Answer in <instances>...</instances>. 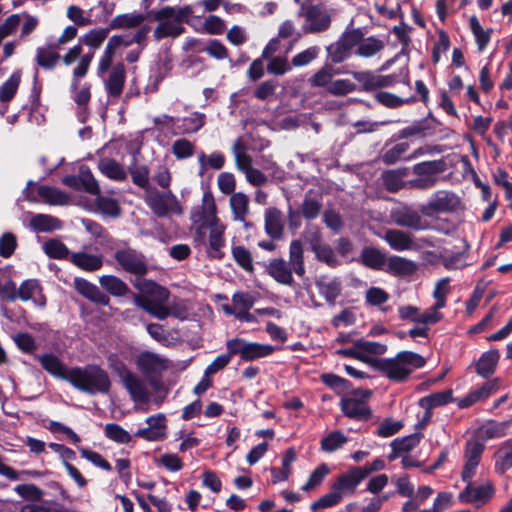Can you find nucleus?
Instances as JSON below:
<instances>
[{
	"mask_svg": "<svg viewBox=\"0 0 512 512\" xmlns=\"http://www.w3.org/2000/svg\"><path fill=\"white\" fill-rule=\"evenodd\" d=\"M169 298V291L154 283L147 284V295L135 297L137 306L145 310L151 316L164 320L169 316L178 319H185L187 316V309L182 303H171L167 305Z\"/></svg>",
	"mask_w": 512,
	"mask_h": 512,
	"instance_id": "1",
	"label": "nucleus"
},
{
	"mask_svg": "<svg viewBox=\"0 0 512 512\" xmlns=\"http://www.w3.org/2000/svg\"><path fill=\"white\" fill-rule=\"evenodd\" d=\"M293 271L299 277L305 274L304 251L299 240H293L290 243L289 262L283 258H275L266 266L267 274L277 283L286 286L294 283Z\"/></svg>",
	"mask_w": 512,
	"mask_h": 512,
	"instance_id": "2",
	"label": "nucleus"
},
{
	"mask_svg": "<svg viewBox=\"0 0 512 512\" xmlns=\"http://www.w3.org/2000/svg\"><path fill=\"white\" fill-rule=\"evenodd\" d=\"M423 356L412 351H401L392 358L376 359L373 366L391 381L402 382L418 368L425 365Z\"/></svg>",
	"mask_w": 512,
	"mask_h": 512,
	"instance_id": "3",
	"label": "nucleus"
},
{
	"mask_svg": "<svg viewBox=\"0 0 512 512\" xmlns=\"http://www.w3.org/2000/svg\"><path fill=\"white\" fill-rule=\"evenodd\" d=\"M68 382L78 390L92 395L107 393L111 385L107 372L97 365L71 368Z\"/></svg>",
	"mask_w": 512,
	"mask_h": 512,
	"instance_id": "4",
	"label": "nucleus"
},
{
	"mask_svg": "<svg viewBox=\"0 0 512 512\" xmlns=\"http://www.w3.org/2000/svg\"><path fill=\"white\" fill-rule=\"evenodd\" d=\"M191 8L184 6L175 8L171 6L163 7L154 13V19L158 21L153 36L155 40L171 37L176 38L184 32L183 22L191 14Z\"/></svg>",
	"mask_w": 512,
	"mask_h": 512,
	"instance_id": "5",
	"label": "nucleus"
},
{
	"mask_svg": "<svg viewBox=\"0 0 512 512\" xmlns=\"http://www.w3.org/2000/svg\"><path fill=\"white\" fill-rule=\"evenodd\" d=\"M217 206L211 192H205L201 204L196 205L190 212L194 240L199 244H205V226L218 220Z\"/></svg>",
	"mask_w": 512,
	"mask_h": 512,
	"instance_id": "6",
	"label": "nucleus"
},
{
	"mask_svg": "<svg viewBox=\"0 0 512 512\" xmlns=\"http://www.w3.org/2000/svg\"><path fill=\"white\" fill-rule=\"evenodd\" d=\"M372 392L368 389H356L349 395L342 396L339 406L342 413L353 420L364 421L370 418L371 410L366 401Z\"/></svg>",
	"mask_w": 512,
	"mask_h": 512,
	"instance_id": "7",
	"label": "nucleus"
},
{
	"mask_svg": "<svg viewBox=\"0 0 512 512\" xmlns=\"http://www.w3.org/2000/svg\"><path fill=\"white\" fill-rule=\"evenodd\" d=\"M299 14L304 18L302 29L305 33H322L327 31L331 26V10L327 9L322 4H302Z\"/></svg>",
	"mask_w": 512,
	"mask_h": 512,
	"instance_id": "8",
	"label": "nucleus"
},
{
	"mask_svg": "<svg viewBox=\"0 0 512 512\" xmlns=\"http://www.w3.org/2000/svg\"><path fill=\"white\" fill-rule=\"evenodd\" d=\"M145 202L158 217L181 215L183 207L172 191L160 192L156 189L148 192Z\"/></svg>",
	"mask_w": 512,
	"mask_h": 512,
	"instance_id": "9",
	"label": "nucleus"
},
{
	"mask_svg": "<svg viewBox=\"0 0 512 512\" xmlns=\"http://www.w3.org/2000/svg\"><path fill=\"white\" fill-rule=\"evenodd\" d=\"M230 355H239L243 361H254L267 357L275 351V347L258 342H247L242 338H232L226 343Z\"/></svg>",
	"mask_w": 512,
	"mask_h": 512,
	"instance_id": "10",
	"label": "nucleus"
},
{
	"mask_svg": "<svg viewBox=\"0 0 512 512\" xmlns=\"http://www.w3.org/2000/svg\"><path fill=\"white\" fill-rule=\"evenodd\" d=\"M137 369L148 379L159 377L170 366V361L160 354L141 351L135 358Z\"/></svg>",
	"mask_w": 512,
	"mask_h": 512,
	"instance_id": "11",
	"label": "nucleus"
},
{
	"mask_svg": "<svg viewBox=\"0 0 512 512\" xmlns=\"http://www.w3.org/2000/svg\"><path fill=\"white\" fill-rule=\"evenodd\" d=\"M146 427L135 432V437L148 442H160L167 438V417L163 413L151 415L145 419Z\"/></svg>",
	"mask_w": 512,
	"mask_h": 512,
	"instance_id": "12",
	"label": "nucleus"
},
{
	"mask_svg": "<svg viewBox=\"0 0 512 512\" xmlns=\"http://www.w3.org/2000/svg\"><path fill=\"white\" fill-rule=\"evenodd\" d=\"M117 263L126 272L142 276L147 273L144 256L130 247L119 248L114 253Z\"/></svg>",
	"mask_w": 512,
	"mask_h": 512,
	"instance_id": "13",
	"label": "nucleus"
},
{
	"mask_svg": "<svg viewBox=\"0 0 512 512\" xmlns=\"http://www.w3.org/2000/svg\"><path fill=\"white\" fill-rule=\"evenodd\" d=\"M93 57L94 52L82 55V46L79 44L70 48L62 57V61L66 66L71 65L79 58L77 66L73 69L72 89H77L79 79L87 74Z\"/></svg>",
	"mask_w": 512,
	"mask_h": 512,
	"instance_id": "14",
	"label": "nucleus"
},
{
	"mask_svg": "<svg viewBox=\"0 0 512 512\" xmlns=\"http://www.w3.org/2000/svg\"><path fill=\"white\" fill-rule=\"evenodd\" d=\"M131 400L136 404H147L150 401V391L146 381L138 374L130 371L120 378Z\"/></svg>",
	"mask_w": 512,
	"mask_h": 512,
	"instance_id": "15",
	"label": "nucleus"
},
{
	"mask_svg": "<svg viewBox=\"0 0 512 512\" xmlns=\"http://www.w3.org/2000/svg\"><path fill=\"white\" fill-rule=\"evenodd\" d=\"M63 184L76 190H84L90 195H98L100 193V186L98 181L93 176L91 170L86 166H81L79 175L66 176L62 180Z\"/></svg>",
	"mask_w": 512,
	"mask_h": 512,
	"instance_id": "16",
	"label": "nucleus"
},
{
	"mask_svg": "<svg viewBox=\"0 0 512 512\" xmlns=\"http://www.w3.org/2000/svg\"><path fill=\"white\" fill-rule=\"evenodd\" d=\"M456 206L457 199L454 194L446 191H438L425 205L421 206L420 212L425 216L431 217L440 212L451 211Z\"/></svg>",
	"mask_w": 512,
	"mask_h": 512,
	"instance_id": "17",
	"label": "nucleus"
},
{
	"mask_svg": "<svg viewBox=\"0 0 512 512\" xmlns=\"http://www.w3.org/2000/svg\"><path fill=\"white\" fill-rule=\"evenodd\" d=\"M394 222L403 227H408L414 230H428L433 228L426 220H424L419 212L405 207L403 209H399L393 213ZM437 230H440L438 227H434Z\"/></svg>",
	"mask_w": 512,
	"mask_h": 512,
	"instance_id": "18",
	"label": "nucleus"
},
{
	"mask_svg": "<svg viewBox=\"0 0 512 512\" xmlns=\"http://www.w3.org/2000/svg\"><path fill=\"white\" fill-rule=\"evenodd\" d=\"M225 230L226 226L220 219L205 226V243L208 241L209 248L214 257H221V249L225 246Z\"/></svg>",
	"mask_w": 512,
	"mask_h": 512,
	"instance_id": "19",
	"label": "nucleus"
},
{
	"mask_svg": "<svg viewBox=\"0 0 512 512\" xmlns=\"http://www.w3.org/2000/svg\"><path fill=\"white\" fill-rule=\"evenodd\" d=\"M284 227V215L279 209L270 207L265 210L264 228L269 237L275 240H280L284 234Z\"/></svg>",
	"mask_w": 512,
	"mask_h": 512,
	"instance_id": "20",
	"label": "nucleus"
},
{
	"mask_svg": "<svg viewBox=\"0 0 512 512\" xmlns=\"http://www.w3.org/2000/svg\"><path fill=\"white\" fill-rule=\"evenodd\" d=\"M364 478L365 473L361 471V468L356 467L341 475L334 483L333 487L343 498L349 494H352Z\"/></svg>",
	"mask_w": 512,
	"mask_h": 512,
	"instance_id": "21",
	"label": "nucleus"
},
{
	"mask_svg": "<svg viewBox=\"0 0 512 512\" xmlns=\"http://www.w3.org/2000/svg\"><path fill=\"white\" fill-rule=\"evenodd\" d=\"M499 387V380L493 379L492 381L486 382L480 388L471 391L463 398L454 399L459 408H468L478 401L488 398L494 391Z\"/></svg>",
	"mask_w": 512,
	"mask_h": 512,
	"instance_id": "22",
	"label": "nucleus"
},
{
	"mask_svg": "<svg viewBox=\"0 0 512 512\" xmlns=\"http://www.w3.org/2000/svg\"><path fill=\"white\" fill-rule=\"evenodd\" d=\"M126 79L125 67L122 63L114 65L104 80L105 89L109 97L119 98L123 92Z\"/></svg>",
	"mask_w": 512,
	"mask_h": 512,
	"instance_id": "23",
	"label": "nucleus"
},
{
	"mask_svg": "<svg viewBox=\"0 0 512 512\" xmlns=\"http://www.w3.org/2000/svg\"><path fill=\"white\" fill-rule=\"evenodd\" d=\"M74 288L79 294L89 299L90 301L101 305L109 304L110 300L108 296L101 292L95 284L87 281L86 279L76 277L74 279Z\"/></svg>",
	"mask_w": 512,
	"mask_h": 512,
	"instance_id": "24",
	"label": "nucleus"
},
{
	"mask_svg": "<svg viewBox=\"0 0 512 512\" xmlns=\"http://www.w3.org/2000/svg\"><path fill=\"white\" fill-rule=\"evenodd\" d=\"M18 297L22 301L32 300L35 305L44 307L46 298L42 294V289L37 280L29 279L24 281L18 289Z\"/></svg>",
	"mask_w": 512,
	"mask_h": 512,
	"instance_id": "25",
	"label": "nucleus"
},
{
	"mask_svg": "<svg viewBox=\"0 0 512 512\" xmlns=\"http://www.w3.org/2000/svg\"><path fill=\"white\" fill-rule=\"evenodd\" d=\"M249 203V197L243 192L233 193L229 199V206L233 215V219L235 221L244 223L245 227H248V224L245 223V221L250 212Z\"/></svg>",
	"mask_w": 512,
	"mask_h": 512,
	"instance_id": "26",
	"label": "nucleus"
},
{
	"mask_svg": "<svg viewBox=\"0 0 512 512\" xmlns=\"http://www.w3.org/2000/svg\"><path fill=\"white\" fill-rule=\"evenodd\" d=\"M43 369L54 377L68 381V374L71 368H67L62 361L54 354H43L37 357Z\"/></svg>",
	"mask_w": 512,
	"mask_h": 512,
	"instance_id": "27",
	"label": "nucleus"
},
{
	"mask_svg": "<svg viewBox=\"0 0 512 512\" xmlns=\"http://www.w3.org/2000/svg\"><path fill=\"white\" fill-rule=\"evenodd\" d=\"M383 239L396 251L411 250L414 247L412 235L402 230H388Z\"/></svg>",
	"mask_w": 512,
	"mask_h": 512,
	"instance_id": "28",
	"label": "nucleus"
},
{
	"mask_svg": "<svg viewBox=\"0 0 512 512\" xmlns=\"http://www.w3.org/2000/svg\"><path fill=\"white\" fill-rule=\"evenodd\" d=\"M97 167H98V170L104 176H106L107 178H109L113 181L122 182V181L126 180V178H127V173H126L125 169L123 168V166L119 162H117L116 160H114L112 158H108V157L101 158L98 161Z\"/></svg>",
	"mask_w": 512,
	"mask_h": 512,
	"instance_id": "29",
	"label": "nucleus"
},
{
	"mask_svg": "<svg viewBox=\"0 0 512 512\" xmlns=\"http://www.w3.org/2000/svg\"><path fill=\"white\" fill-rule=\"evenodd\" d=\"M70 262L82 270L92 272L102 267L103 258L100 255L77 252L71 254Z\"/></svg>",
	"mask_w": 512,
	"mask_h": 512,
	"instance_id": "30",
	"label": "nucleus"
},
{
	"mask_svg": "<svg viewBox=\"0 0 512 512\" xmlns=\"http://www.w3.org/2000/svg\"><path fill=\"white\" fill-rule=\"evenodd\" d=\"M57 50V45H54L53 43L47 46L38 47L36 50L37 64L47 70L53 69L61 58Z\"/></svg>",
	"mask_w": 512,
	"mask_h": 512,
	"instance_id": "31",
	"label": "nucleus"
},
{
	"mask_svg": "<svg viewBox=\"0 0 512 512\" xmlns=\"http://www.w3.org/2000/svg\"><path fill=\"white\" fill-rule=\"evenodd\" d=\"M493 492L494 489L489 483L480 486L468 485L466 489L460 493L459 498L465 502H482L489 499Z\"/></svg>",
	"mask_w": 512,
	"mask_h": 512,
	"instance_id": "32",
	"label": "nucleus"
},
{
	"mask_svg": "<svg viewBox=\"0 0 512 512\" xmlns=\"http://www.w3.org/2000/svg\"><path fill=\"white\" fill-rule=\"evenodd\" d=\"M199 175H204L209 169L220 170L225 165V156L219 151L210 154L204 152L198 155Z\"/></svg>",
	"mask_w": 512,
	"mask_h": 512,
	"instance_id": "33",
	"label": "nucleus"
},
{
	"mask_svg": "<svg viewBox=\"0 0 512 512\" xmlns=\"http://www.w3.org/2000/svg\"><path fill=\"white\" fill-rule=\"evenodd\" d=\"M388 271L399 276H409L417 270V264L400 256H391L387 260Z\"/></svg>",
	"mask_w": 512,
	"mask_h": 512,
	"instance_id": "34",
	"label": "nucleus"
},
{
	"mask_svg": "<svg viewBox=\"0 0 512 512\" xmlns=\"http://www.w3.org/2000/svg\"><path fill=\"white\" fill-rule=\"evenodd\" d=\"M99 284L105 291L115 297L124 296L129 291L128 285L114 275H103L99 277Z\"/></svg>",
	"mask_w": 512,
	"mask_h": 512,
	"instance_id": "35",
	"label": "nucleus"
},
{
	"mask_svg": "<svg viewBox=\"0 0 512 512\" xmlns=\"http://www.w3.org/2000/svg\"><path fill=\"white\" fill-rule=\"evenodd\" d=\"M499 357L497 350H489L483 353L476 363V372L482 377H489L494 373Z\"/></svg>",
	"mask_w": 512,
	"mask_h": 512,
	"instance_id": "36",
	"label": "nucleus"
},
{
	"mask_svg": "<svg viewBox=\"0 0 512 512\" xmlns=\"http://www.w3.org/2000/svg\"><path fill=\"white\" fill-rule=\"evenodd\" d=\"M146 19L142 13H126L115 16L110 22L111 29H131L140 26Z\"/></svg>",
	"mask_w": 512,
	"mask_h": 512,
	"instance_id": "37",
	"label": "nucleus"
},
{
	"mask_svg": "<svg viewBox=\"0 0 512 512\" xmlns=\"http://www.w3.org/2000/svg\"><path fill=\"white\" fill-rule=\"evenodd\" d=\"M38 195L44 202L50 205H66L70 200L67 193L56 187L46 185L38 188Z\"/></svg>",
	"mask_w": 512,
	"mask_h": 512,
	"instance_id": "38",
	"label": "nucleus"
},
{
	"mask_svg": "<svg viewBox=\"0 0 512 512\" xmlns=\"http://www.w3.org/2000/svg\"><path fill=\"white\" fill-rule=\"evenodd\" d=\"M385 47L384 42L374 36L364 37L355 54L363 58H371L382 51Z\"/></svg>",
	"mask_w": 512,
	"mask_h": 512,
	"instance_id": "39",
	"label": "nucleus"
},
{
	"mask_svg": "<svg viewBox=\"0 0 512 512\" xmlns=\"http://www.w3.org/2000/svg\"><path fill=\"white\" fill-rule=\"evenodd\" d=\"M30 227L37 232H50L61 227V222L50 215L37 214L32 216Z\"/></svg>",
	"mask_w": 512,
	"mask_h": 512,
	"instance_id": "40",
	"label": "nucleus"
},
{
	"mask_svg": "<svg viewBox=\"0 0 512 512\" xmlns=\"http://www.w3.org/2000/svg\"><path fill=\"white\" fill-rule=\"evenodd\" d=\"M451 401H454L452 397V390H445L432 393L421 398L419 400V405L425 410H431L435 407L443 406Z\"/></svg>",
	"mask_w": 512,
	"mask_h": 512,
	"instance_id": "41",
	"label": "nucleus"
},
{
	"mask_svg": "<svg viewBox=\"0 0 512 512\" xmlns=\"http://www.w3.org/2000/svg\"><path fill=\"white\" fill-rule=\"evenodd\" d=\"M407 175V168L388 170L383 172L382 180L390 192H397L404 186V177Z\"/></svg>",
	"mask_w": 512,
	"mask_h": 512,
	"instance_id": "42",
	"label": "nucleus"
},
{
	"mask_svg": "<svg viewBox=\"0 0 512 512\" xmlns=\"http://www.w3.org/2000/svg\"><path fill=\"white\" fill-rule=\"evenodd\" d=\"M353 77L361 83L366 90H373L387 85L386 77L375 75L370 71L353 72Z\"/></svg>",
	"mask_w": 512,
	"mask_h": 512,
	"instance_id": "43",
	"label": "nucleus"
},
{
	"mask_svg": "<svg viewBox=\"0 0 512 512\" xmlns=\"http://www.w3.org/2000/svg\"><path fill=\"white\" fill-rule=\"evenodd\" d=\"M232 152L235 158V164L241 172L252 167V158L246 153V146L242 139H237L232 146Z\"/></svg>",
	"mask_w": 512,
	"mask_h": 512,
	"instance_id": "44",
	"label": "nucleus"
},
{
	"mask_svg": "<svg viewBox=\"0 0 512 512\" xmlns=\"http://www.w3.org/2000/svg\"><path fill=\"white\" fill-rule=\"evenodd\" d=\"M446 164L443 160L424 161L414 165L413 173L417 176H434L443 172Z\"/></svg>",
	"mask_w": 512,
	"mask_h": 512,
	"instance_id": "45",
	"label": "nucleus"
},
{
	"mask_svg": "<svg viewBox=\"0 0 512 512\" xmlns=\"http://www.w3.org/2000/svg\"><path fill=\"white\" fill-rule=\"evenodd\" d=\"M357 351L343 350L341 353L345 355H353L356 358L363 359L362 353L367 352L371 354H383L386 351V346L378 342L360 341L356 344Z\"/></svg>",
	"mask_w": 512,
	"mask_h": 512,
	"instance_id": "46",
	"label": "nucleus"
},
{
	"mask_svg": "<svg viewBox=\"0 0 512 512\" xmlns=\"http://www.w3.org/2000/svg\"><path fill=\"white\" fill-rule=\"evenodd\" d=\"M420 441L416 435L404 437L402 439H395L391 443L392 453L389 455L390 460L396 459L400 453H406L414 449Z\"/></svg>",
	"mask_w": 512,
	"mask_h": 512,
	"instance_id": "47",
	"label": "nucleus"
},
{
	"mask_svg": "<svg viewBox=\"0 0 512 512\" xmlns=\"http://www.w3.org/2000/svg\"><path fill=\"white\" fill-rule=\"evenodd\" d=\"M126 360H128V356L124 351L110 353L107 356L108 367L114 371L119 378H122L131 371L126 365Z\"/></svg>",
	"mask_w": 512,
	"mask_h": 512,
	"instance_id": "48",
	"label": "nucleus"
},
{
	"mask_svg": "<svg viewBox=\"0 0 512 512\" xmlns=\"http://www.w3.org/2000/svg\"><path fill=\"white\" fill-rule=\"evenodd\" d=\"M21 82V73L15 71L12 75L0 86V101L9 102L15 96L19 84Z\"/></svg>",
	"mask_w": 512,
	"mask_h": 512,
	"instance_id": "49",
	"label": "nucleus"
},
{
	"mask_svg": "<svg viewBox=\"0 0 512 512\" xmlns=\"http://www.w3.org/2000/svg\"><path fill=\"white\" fill-rule=\"evenodd\" d=\"M470 28L475 37L479 51H483L490 42L492 30L483 29L476 16L470 18Z\"/></svg>",
	"mask_w": 512,
	"mask_h": 512,
	"instance_id": "50",
	"label": "nucleus"
},
{
	"mask_svg": "<svg viewBox=\"0 0 512 512\" xmlns=\"http://www.w3.org/2000/svg\"><path fill=\"white\" fill-rule=\"evenodd\" d=\"M109 30V28L92 29L81 37L80 42L94 50L98 49L107 38Z\"/></svg>",
	"mask_w": 512,
	"mask_h": 512,
	"instance_id": "51",
	"label": "nucleus"
},
{
	"mask_svg": "<svg viewBox=\"0 0 512 512\" xmlns=\"http://www.w3.org/2000/svg\"><path fill=\"white\" fill-rule=\"evenodd\" d=\"M44 252L48 257L53 259H69L70 252L67 246L59 240H49L43 245Z\"/></svg>",
	"mask_w": 512,
	"mask_h": 512,
	"instance_id": "52",
	"label": "nucleus"
},
{
	"mask_svg": "<svg viewBox=\"0 0 512 512\" xmlns=\"http://www.w3.org/2000/svg\"><path fill=\"white\" fill-rule=\"evenodd\" d=\"M347 437L340 430L330 432L321 440V449L325 452H334L347 442Z\"/></svg>",
	"mask_w": 512,
	"mask_h": 512,
	"instance_id": "53",
	"label": "nucleus"
},
{
	"mask_svg": "<svg viewBox=\"0 0 512 512\" xmlns=\"http://www.w3.org/2000/svg\"><path fill=\"white\" fill-rule=\"evenodd\" d=\"M322 382L333 389L337 394L346 396L345 394L350 389V382L335 374H323L321 376Z\"/></svg>",
	"mask_w": 512,
	"mask_h": 512,
	"instance_id": "54",
	"label": "nucleus"
},
{
	"mask_svg": "<svg viewBox=\"0 0 512 512\" xmlns=\"http://www.w3.org/2000/svg\"><path fill=\"white\" fill-rule=\"evenodd\" d=\"M232 256L234 261L245 271L252 272L254 270L252 255L244 246H233Z\"/></svg>",
	"mask_w": 512,
	"mask_h": 512,
	"instance_id": "55",
	"label": "nucleus"
},
{
	"mask_svg": "<svg viewBox=\"0 0 512 512\" xmlns=\"http://www.w3.org/2000/svg\"><path fill=\"white\" fill-rule=\"evenodd\" d=\"M100 194L101 192L94 196L96 197V205L101 213L110 217H118L121 213L118 202L113 198L101 196Z\"/></svg>",
	"mask_w": 512,
	"mask_h": 512,
	"instance_id": "56",
	"label": "nucleus"
},
{
	"mask_svg": "<svg viewBox=\"0 0 512 512\" xmlns=\"http://www.w3.org/2000/svg\"><path fill=\"white\" fill-rule=\"evenodd\" d=\"M336 73L337 71L332 66L325 65L310 78V83L312 86L326 87L328 89Z\"/></svg>",
	"mask_w": 512,
	"mask_h": 512,
	"instance_id": "57",
	"label": "nucleus"
},
{
	"mask_svg": "<svg viewBox=\"0 0 512 512\" xmlns=\"http://www.w3.org/2000/svg\"><path fill=\"white\" fill-rule=\"evenodd\" d=\"M171 151L176 159L183 160L193 156L195 145L188 139L181 138L173 142Z\"/></svg>",
	"mask_w": 512,
	"mask_h": 512,
	"instance_id": "58",
	"label": "nucleus"
},
{
	"mask_svg": "<svg viewBox=\"0 0 512 512\" xmlns=\"http://www.w3.org/2000/svg\"><path fill=\"white\" fill-rule=\"evenodd\" d=\"M364 265L373 269H379L385 264V255L375 248H365L361 254Z\"/></svg>",
	"mask_w": 512,
	"mask_h": 512,
	"instance_id": "59",
	"label": "nucleus"
},
{
	"mask_svg": "<svg viewBox=\"0 0 512 512\" xmlns=\"http://www.w3.org/2000/svg\"><path fill=\"white\" fill-rule=\"evenodd\" d=\"M409 144L406 142L398 143L391 148L385 150L381 155V160L386 165L395 164L401 160L403 155L408 151Z\"/></svg>",
	"mask_w": 512,
	"mask_h": 512,
	"instance_id": "60",
	"label": "nucleus"
},
{
	"mask_svg": "<svg viewBox=\"0 0 512 512\" xmlns=\"http://www.w3.org/2000/svg\"><path fill=\"white\" fill-rule=\"evenodd\" d=\"M104 432L107 438L120 444H127L132 440V436L115 423L106 424Z\"/></svg>",
	"mask_w": 512,
	"mask_h": 512,
	"instance_id": "61",
	"label": "nucleus"
},
{
	"mask_svg": "<svg viewBox=\"0 0 512 512\" xmlns=\"http://www.w3.org/2000/svg\"><path fill=\"white\" fill-rule=\"evenodd\" d=\"M319 53H320V48L318 46H311V47L299 52L298 54H296L292 58L291 64L294 67L306 66V65L310 64L311 62H313L319 56Z\"/></svg>",
	"mask_w": 512,
	"mask_h": 512,
	"instance_id": "62",
	"label": "nucleus"
},
{
	"mask_svg": "<svg viewBox=\"0 0 512 512\" xmlns=\"http://www.w3.org/2000/svg\"><path fill=\"white\" fill-rule=\"evenodd\" d=\"M449 283L450 280L447 277L440 279L436 283L433 291V297L435 299V303L433 305H435V308L442 309L446 306V298L450 291Z\"/></svg>",
	"mask_w": 512,
	"mask_h": 512,
	"instance_id": "63",
	"label": "nucleus"
},
{
	"mask_svg": "<svg viewBox=\"0 0 512 512\" xmlns=\"http://www.w3.org/2000/svg\"><path fill=\"white\" fill-rule=\"evenodd\" d=\"M256 302V296L249 292H235L232 296V303L236 312L250 310Z\"/></svg>",
	"mask_w": 512,
	"mask_h": 512,
	"instance_id": "64",
	"label": "nucleus"
}]
</instances>
